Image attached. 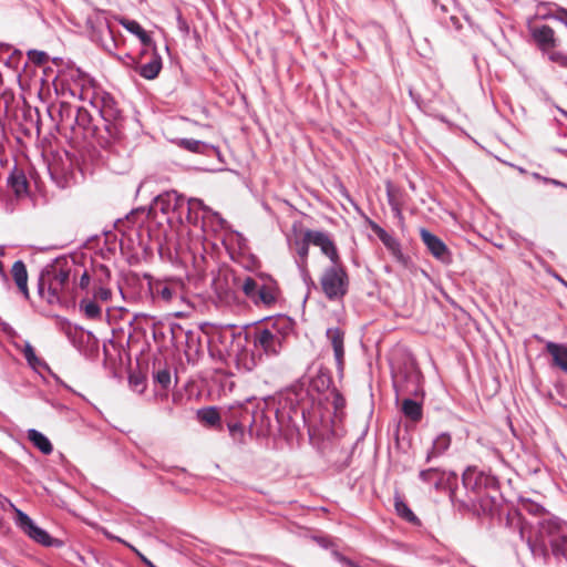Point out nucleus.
Returning a JSON list of instances; mask_svg holds the SVG:
<instances>
[{"label":"nucleus","instance_id":"6e6552de","mask_svg":"<svg viewBox=\"0 0 567 567\" xmlns=\"http://www.w3.org/2000/svg\"><path fill=\"white\" fill-rule=\"evenodd\" d=\"M369 225L371 229L377 234L380 240L384 244V246L396 257L401 258L400 245L398 241L389 235L383 228H381L378 224L372 220H369Z\"/></svg>","mask_w":567,"mask_h":567},{"label":"nucleus","instance_id":"1a4fd4ad","mask_svg":"<svg viewBox=\"0 0 567 567\" xmlns=\"http://www.w3.org/2000/svg\"><path fill=\"white\" fill-rule=\"evenodd\" d=\"M533 34L536 42L545 50L554 48L559 43V40L554 37V30L547 25L536 28Z\"/></svg>","mask_w":567,"mask_h":567},{"label":"nucleus","instance_id":"bb28decb","mask_svg":"<svg viewBox=\"0 0 567 567\" xmlns=\"http://www.w3.org/2000/svg\"><path fill=\"white\" fill-rule=\"evenodd\" d=\"M105 536L110 539H116L123 544H125L126 546H128L132 550H134L148 566L151 567H154L151 561H148L135 547H133L132 545L125 543L123 539L118 538V537H115L113 535H111L109 532H104Z\"/></svg>","mask_w":567,"mask_h":567},{"label":"nucleus","instance_id":"2eb2a0df","mask_svg":"<svg viewBox=\"0 0 567 567\" xmlns=\"http://www.w3.org/2000/svg\"><path fill=\"white\" fill-rule=\"evenodd\" d=\"M256 340L266 352H270V353L277 352V350L275 348V336L272 334V332L270 330H268V329L260 330L257 333Z\"/></svg>","mask_w":567,"mask_h":567},{"label":"nucleus","instance_id":"0eeeda50","mask_svg":"<svg viewBox=\"0 0 567 567\" xmlns=\"http://www.w3.org/2000/svg\"><path fill=\"white\" fill-rule=\"evenodd\" d=\"M327 338L330 340L334 358L339 364V367H342L343 364V358H344V349H343V340H344V332L340 330L339 328H331L327 330Z\"/></svg>","mask_w":567,"mask_h":567},{"label":"nucleus","instance_id":"f03ea898","mask_svg":"<svg viewBox=\"0 0 567 567\" xmlns=\"http://www.w3.org/2000/svg\"><path fill=\"white\" fill-rule=\"evenodd\" d=\"M324 295L330 298H341L347 292L348 277L342 268H332L324 272L321 279Z\"/></svg>","mask_w":567,"mask_h":567},{"label":"nucleus","instance_id":"cd10ccee","mask_svg":"<svg viewBox=\"0 0 567 567\" xmlns=\"http://www.w3.org/2000/svg\"><path fill=\"white\" fill-rule=\"evenodd\" d=\"M112 296V292L110 289L107 288H104V287H100L99 289H96V291L94 292V297L96 299H100L102 301H107L110 300Z\"/></svg>","mask_w":567,"mask_h":567},{"label":"nucleus","instance_id":"2f4dec72","mask_svg":"<svg viewBox=\"0 0 567 567\" xmlns=\"http://www.w3.org/2000/svg\"><path fill=\"white\" fill-rule=\"evenodd\" d=\"M161 296L165 299V300H169L172 298V291L169 288L167 287H164L162 290H161Z\"/></svg>","mask_w":567,"mask_h":567},{"label":"nucleus","instance_id":"c9c22d12","mask_svg":"<svg viewBox=\"0 0 567 567\" xmlns=\"http://www.w3.org/2000/svg\"><path fill=\"white\" fill-rule=\"evenodd\" d=\"M561 63H563V64H567V59H566V58H564V59L561 60Z\"/></svg>","mask_w":567,"mask_h":567},{"label":"nucleus","instance_id":"412c9836","mask_svg":"<svg viewBox=\"0 0 567 567\" xmlns=\"http://www.w3.org/2000/svg\"><path fill=\"white\" fill-rule=\"evenodd\" d=\"M102 114H103V117H104V120L106 122L105 130L110 134V137L111 138H117L120 136L121 130H120V127L117 126L116 123H112L111 122V117H112L111 110H109L107 107H104L102 110Z\"/></svg>","mask_w":567,"mask_h":567},{"label":"nucleus","instance_id":"f257e3e1","mask_svg":"<svg viewBox=\"0 0 567 567\" xmlns=\"http://www.w3.org/2000/svg\"><path fill=\"white\" fill-rule=\"evenodd\" d=\"M551 545L554 551L564 553L563 545L567 544V536L560 534V525L557 520L548 519L540 524L536 545H533V550L538 546L543 553L546 550V540Z\"/></svg>","mask_w":567,"mask_h":567},{"label":"nucleus","instance_id":"423d86ee","mask_svg":"<svg viewBox=\"0 0 567 567\" xmlns=\"http://www.w3.org/2000/svg\"><path fill=\"white\" fill-rule=\"evenodd\" d=\"M420 235L429 250L436 258H443L447 255V248L445 244L435 235L431 234L427 229L422 228Z\"/></svg>","mask_w":567,"mask_h":567},{"label":"nucleus","instance_id":"39448f33","mask_svg":"<svg viewBox=\"0 0 567 567\" xmlns=\"http://www.w3.org/2000/svg\"><path fill=\"white\" fill-rule=\"evenodd\" d=\"M306 241L319 246L324 255H327L334 264L338 262L339 256L332 241L322 233L307 231L305 234Z\"/></svg>","mask_w":567,"mask_h":567},{"label":"nucleus","instance_id":"72a5a7b5","mask_svg":"<svg viewBox=\"0 0 567 567\" xmlns=\"http://www.w3.org/2000/svg\"><path fill=\"white\" fill-rule=\"evenodd\" d=\"M300 256L305 257L308 254V246L305 244L299 250Z\"/></svg>","mask_w":567,"mask_h":567},{"label":"nucleus","instance_id":"c85d7f7f","mask_svg":"<svg viewBox=\"0 0 567 567\" xmlns=\"http://www.w3.org/2000/svg\"><path fill=\"white\" fill-rule=\"evenodd\" d=\"M156 380L158 383H161L164 388L168 386L171 382V374L166 370L158 371L156 374Z\"/></svg>","mask_w":567,"mask_h":567},{"label":"nucleus","instance_id":"f8f14e48","mask_svg":"<svg viewBox=\"0 0 567 567\" xmlns=\"http://www.w3.org/2000/svg\"><path fill=\"white\" fill-rule=\"evenodd\" d=\"M162 69V61L158 55H154L147 63L136 68L137 72L146 80L155 79Z\"/></svg>","mask_w":567,"mask_h":567},{"label":"nucleus","instance_id":"a878e982","mask_svg":"<svg viewBox=\"0 0 567 567\" xmlns=\"http://www.w3.org/2000/svg\"><path fill=\"white\" fill-rule=\"evenodd\" d=\"M256 287H257V284H256V281H255L254 279H251V278H246V279L244 280V282H243V286H241V288H243L244 292H245L248 297H251V296H252V293H254V291H255Z\"/></svg>","mask_w":567,"mask_h":567},{"label":"nucleus","instance_id":"6ab92c4d","mask_svg":"<svg viewBox=\"0 0 567 567\" xmlns=\"http://www.w3.org/2000/svg\"><path fill=\"white\" fill-rule=\"evenodd\" d=\"M403 413L413 421H419L422 417V408L417 402L406 399L402 403Z\"/></svg>","mask_w":567,"mask_h":567},{"label":"nucleus","instance_id":"7ed1b4c3","mask_svg":"<svg viewBox=\"0 0 567 567\" xmlns=\"http://www.w3.org/2000/svg\"><path fill=\"white\" fill-rule=\"evenodd\" d=\"M10 506V508L14 512L16 516H17V523L18 525L31 537L33 538L35 542L42 544V545H45V546H49V545H52L53 544V540L52 538L50 537V535L39 528L38 526H35L33 524V522L31 520V518L24 514L23 512H21L19 508H17L11 502H9L8 499H6Z\"/></svg>","mask_w":567,"mask_h":567},{"label":"nucleus","instance_id":"9d476101","mask_svg":"<svg viewBox=\"0 0 567 567\" xmlns=\"http://www.w3.org/2000/svg\"><path fill=\"white\" fill-rule=\"evenodd\" d=\"M12 277L19 288V290L24 295L25 298H29L28 290V272L25 266L22 261H16L12 266Z\"/></svg>","mask_w":567,"mask_h":567},{"label":"nucleus","instance_id":"a211bd4d","mask_svg":"<svg viewBox=\"0 0 567 567\" xmlns=\"http://www.w3.org/2000/svg\"><path fill=\"white\" fill-rule=\"evenodd\" d=\"M9 183L17 195H22L27 192L28 182L22 172H13L10 176Z\"/></svg>","mask_w":567,"mask_h":567},{"label":"nucleus","instance_id":"4468645a","mask_svg":"<svg viewBox=\"0 0 567 567\" xmlns=\"http://www.w3.org/2000/svg\"><path fill=\"white\" fill-rule=\"evenodd\" d=\"M29 440L44 454L52 452V445L50 441L40 432L30 430L28 432Z\"/></svg>","mask_w":567,"mask_h":567},{"label":"nucleus","instance_id":"f704fd0d","mask_svg":"<svg viewBox=\"0 0 567 567\" xmlns=\"http://www.w3.org/2000/svg\"><path fill=\"white\" fill-rule=\"evenodd\" d=\"M550 59H551V60H554V61H556V60H558V56H557V54H553V55L550 56Z\"/></svg>","mask_w":567,"mask_h":567},{"label":"nucleus","instance_id":"f3484780","mask_svg":"<svg viewBox=\"0 0 567 567\" xmlns=\"http://www.w3.org/2000/svg\"><path fill=\"white\" fill-rule=\"evenodd\" d=\"M69 270H65V269H59V270H55V274H54V277H53V280L51 281L50 284V291L52 292V295L54 297L58 296L59 291L64 287V285L68 282L69 280Z\"/></svg>","mask_w":567,"mask_h":567},{"label":"nucleus","instance_id":"20e7f679","mask_svg":"<svg viewBox=\"0 0 567 567\" xmlns=\"http://www.w3.org/2000/svg\"><path fill=\"white\" fill-rule=\"evenodd\" d=\"M10 506V508L14 512L16 516H17V523L18 525L31 537L33 538L35 542L42 544V545H45V546H49V545H52L53 544V540L52 538L50 537V535L39 528L38 526H35L33 524V522L31 520V518L24 514L23 512H21L19 508H17L11 502H9L8 499H6Z\"/></svg>","mask_w":567,"mask_h":567},{"label":"nucleus","instance_id":"aec40b11","mask_svg":"<svg viewBox=\"0 0 567 567\" xmlns=\"http://www.w3.org/2000/svg\"><path fill=\"white\" fill-rule=\"evenodd\" d=\"M198 417L202 422L215 425L219 422L220 416L215 408H205L198 411Z\"/></svg>","mask_w":567,"mask_h":567},{"label":"nucleus","instance_id":"7c9ffc66","mask_svg":"<svg viewBox=\"0 0 567 567\" xmlns=\"http://www.w3.org/2000/svg\"><path fill=\"white\" fill-rule=\"evenodd\" d=\"M90 285V276L89 274L85 271L81 278H80V282H79V286L83 289L87 288V286Z\"/></svg>","mask_w":567,"mask_h":567},{"label":"nucleus","instance_id":"dca6fc26","mask_svg":"<svg viewBox=\"0 0 567 567\" xmlns=\"http://www.w3.org/2000/svg\"><path fill=\"white\" fill-rule=\"evenodd\" d=\"M394 507L398 515L401 516L403 519L414 525L420 524L419 518L400 497L395 498Z\"/></svg>","mask_w":567,"mask_h":567},{"label":"nucleus","instance_id":"4be33fe9","mask_svg":"<svg viewBox=\"0 0 567 567\" xmlns=\"http://www.w3.org/2000/svg\"><path fill=\"white\" fill-rule=\"evenodd\" d=\"M81 309L84 311L87 318L90 319H96L101 316V309L100 307L90 300H83L80 303Z\"/></svg>","mask_w":567,"mask_h":567},{"label":"nucleus","instance_id":"ddd939ff","mask_svg":"<svg viewBox=\"0 0 567 567\" xmlns=\"http://www.w3.org/2000/svg\"><path fill=\"white\" fill-rule=\"evenodd\" d=\"M118 22L130 32L136 34L140 40L143 42V44L148 45L151 44L152 40L150 35L142 29V27L133 20H128L125 18H120Z\"/></svg>","mask_w":567,"mask_h":567},{"label":"nucleus","instance_id":"473e14b6","mask_svg":"<svg viewBox=\"0 0 567 567\" xmlns=\"http://www.w3.org/2000/svg\"><path fill=\"white\" fill-rule=\"evenodd\" d=\"M259 297L264 302H268L270 300V296L266 291H260Z\"/></svg>","mask_w":567,"mask_h":567},{"label":"nucleus","instance_id":"5701e85b","mask_svg":"<svg viewBox=\"0 0 567 567\" xmlns=\"http://www.w3.org/2000/svg\"><path fill=\"white\" fill-rule=\"evenodd\" d=\"M23 354L32 368H37L40 364V360L37 358L31 344L27 343L23 349Z\"/></svg>","mask_w":567,"mask_h":567},{"label":"nucleus","instance_id":"b1692460","mask_svg":"<svg viewBox=\"0 0 567 567\" xmlns=\"http://www.w3.org/2000/svg\"><path fill=\"white\" fill-rule=\"evenodd\" d=\"M29 59L34 62L35 64H43L48 61V55L45 52L31 50L28 52Z\"/></svg>","mask_w":567,"mask_h":567},{"label":"nucleus","instance_id":"393cba45","mask_svg":"<svg viewBox=\"0 0 567 567\" xmlns=\"http://www.w3.org/2000/svg\"><path fill=\"white\" fill-rule=\"evenodd\" d=\"M178 145L190 152H200L202 147V143L196 140H181Z\"/></svg>","mask_w":567,"mask_h":567},{"label":"nucleus","instance_id":"e433bc0d","mask_svg":"<svg viewBox=\"0 0 567 567\" xmlns=\"http://www.w3.org/2000/svg\"><path fill=\"white\" fill-rule=\"evenodd\" d=\"M564 14H565V23L567 25V12H565Z\"/></svg>","mask_w":567,"mask_h":567},{"label":"nucleus","instance_id":"c756f323","mask_svg":"<svg viewBox=\"0 0 567 567\" xmlns=\"http://www.w3.org/2000/svg\"><path fill=\"white\" fill-rule=\"evenodd\" d=\"M450 444V439L449 436H441L436 440V442L434 443V447L435 449H440V450H445Z\"/></svg>","mask_w":567,"mask_h":567},{"label":"nucleus","instance_id":"9b49d317","mask_svg":"<svg viewBox=\"0 0 567 567\" xmlns=\"http://www.w3.org/2000/svg\"><path fill=\"white\" fill-rule=\"evenodd\" d=\"M546 349L551 354L554 363L561 370L567 371V347L548 342Z\"/></svg>","mask_w":567,"mask_h":567}]
</instances>
